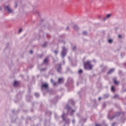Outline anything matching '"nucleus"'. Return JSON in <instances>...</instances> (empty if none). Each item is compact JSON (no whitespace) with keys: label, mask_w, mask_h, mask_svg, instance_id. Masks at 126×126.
Instances as JSON below:
<instances>
[{"label":"nucleus","mask_w":126,"mask_h":126,"mask_svg":"<svg viewBox=\"0 0 126 126\" xmlns=\"http://www.w3.org/2000/svg\"><path fill=\"white\" fill-rule=\"evenodd\" d=\"M22 29H20L19 31V33H21V32H22Z\"/></svg>","instance_id":"obj_19"},{"label":"nucleus","mask_w":126,"mask_h":126,"mask_svg":"<svg viewBox=\"0 0 126 126\" xmlns=\"http://www.w3.org/2000/svg\"><path fill=\"white\" fill-rule=\"evenodd\" d=\"M79 73H82V70H81V69L79 70Z\"/></svg>","instance_id":"obj_21"},{"label":"nucleus","mask_w":126,"mask_h":126,"mask_svg":"<svg viewBox=\"0 0 126 126\" xmlns=\"http://www.w3.org/2000/svg\"><path fill=\"white\" fill-rule=\"evenodd\" d=\"M98 100H101V97H99V98H98Z\"/></svg>","instance_id":"obj_28"},{"label":"nucleus","mask_w":126,"mask_h":126,"mask_svg":"<svg viewBox=\"0 0 126 126\" xmlns=\"http://www.w3.org/2000/svg\"><path fill=\"white\" fill-rule=\"evenodd\" d=\"M83 35H87V32L84 31L83 32Z\"/></svg>","instance_id":"obj_13"},{"label":"nucleus","mask_w":126,"mask_h":126,"mask_svg":"<svg viewBox=\"0 0 126 126\" xmlns=\"http://www.w3.org/2000/svg\"><path fill=\"white\" fill-rule=\"evenodd\" d=\"M106 18H104L103 20H106Z\"/></svg>","instance_id":"obj_29"},{"label":"nucleus","mask_w":126,"mask_h":126,"mask_svg":"<svg viewBox=\"0 0 126 126\" xmlns=\"http://www.w3.org/2000/svg\"><path fill=\"white\" fill-rule=\"evenodd\" d=\"M43 70H45V69H42L41 71H43Z\"/></svg>","instance_id":"obj_27"},{"label":"nucleus","mask_w":126,"mask_h":126,"mask_svg":"<svg viewBox=\"0 0 126 126\" xmlns=\"http://www.w3.org/2000/svg\"><path fill=\"white\" fill-rule=\"evenodd\" d=\"M57 71L59 72H61V70H62V64H59L57 67Z\"/></svg>","instance_id":"obj_4"},{"label":"nucleus","mask_w":126,"mask_h":126,"mask_svg":"<svg viewBox=\"0 0 126 126\" xmlns=\"http://www.w3.org/2000/svg\"><path fill=\"white\" fill-rule=\"evenodd\" d=\"M5 9L7 10L8 12H9V13H11V12H13L12 10L10 9V8H9V7H8V6H7L5 7Z\"/></svg>","instance_id":"obj_5"},{"label":"nucleus","mask_w":126,"mask_h":126,"mask_svg":"<svg viewBox=\"0 0 126 126\" xmlns=\"http://www.w3.org/2000/svg\"><path fill=\"white\" fill-rule=\"evenodd\" d=\"M42 89H44V88H48V84H45L42 85L41 87Z\"/></svg>","instance_id":"obj_6"},{"label":"nucleus","mask_w":126,"mask_h":126,"mask_svg":"<svg viewBox=\"0 0 126 126\" xmlns=\"http://www.w3.org/2000/svg\"><path fill=\"white\" fill-rule=\"evenodd\" d=\"M95 126H102V125H101V124H96Z\"/></svg>","instance_id":"obj_18"},{"label":"nucleus","mask_w":126,"mask_h":126,"mask_svg":"<svg viewBox=\"0 0 126 126\" xmlns=\"http://www.w3.org/2000/svg\"><path fill=\"white\" fill-rule=\"evenodd\" d=\"M54 53H55L56 54V55H57V54H58V51H54Z\"/></svg>","instance_id":"obj_24"},{"label":"nucleus","mask_w":126,"mask_h":126,"mask_svg":"<svg viewBox=\"0 0 126 126\" xmlns=\"http://www.w3.org/2000/svg\"><path fill=\"white\" fill-rule=\"evenodd\" d=\"M111 91L113 92H115V87L114 86H112L111 87Z\"/></svg>","instance_id":"obj_11"},{"label":"nucleus","mask_w":126,"mask_h":126,"mask_svg":"<svg viewBox=\"0 0 126 126\" xmlns=\"http://www.w3.org/2000/svg\"><path fill=\"white\" fill-rule=\"evenodd\" d=\"M115 71V69H111L108 72V74H111L112 72H114Z\"/></svg>","instance_id":"obj_8"},{"label":"nucleus","mask_w":126,"mask_h":126,"mask_svg":"<svg viewBox=\"0 0 126 126\" xmlns=\"http://www.w3.org/2000/svg\"><path fill=\"white\" fill-rule=\"evenodd\" d=\"M64 116H65L64 114H63V115L62 116V117L63 119V121H65V119L64 118Z\"/></svg>","instance_id":"obj_12"},{"label":"nucleus","mask_w":126,"mask_h":126,"mask_svg":"<svg viewBox=\"0 0 126 126\" xmlns=\"http://www.w3.org/2000/svg\"><path fill=\"white\" fill-rule=\"evenodd\" d=\"M44 63H48V58L44 59Z\"/></svg>","instance_id":"obj_14"},{"label":"nucleus","mask_w":126,"mask_h":126,"mask_svg":"<svg viewBox=\"0 0 126 126\" xmlns=\"http://www.w3.org/2000/svg\"><path fill=\"white\" fill-rule=\"evenodd\" d=\"M112 16V14H108L106 16V18H110Z\"/></svg>","instance_id":"obj_9"},{"label":"nucleus","mask_w":126,"mask_h":126,"mask_svg":"<svg viewBox=\"0 0 126 126\" xmlns=\"http://www.w3.org/2000/svg\"><path fill=\"white\" fill-rule=\"evenodd\" d=\"M119 38H122V35H119Z\"/></svg>","instance_id":"obj_25"},{"label":"nucleus","mask_w":126,"mask_h":126,"mask_svg":"<svg viewBox=\"0 0 126 126\" xmlns=\"http://www.w3.org/2000/svg\"><path fill=\"white\" fill-rule=\"evenodd\" d=\"M73 123H74V120H73Z\"/></svg>","instance_id":"obj_30"},{"label":"nucleus","mask_w":126,"mask_h":126,"mask_svg":"<svg viewBox=\"0 0 126 126\" xmlns=\"http://www.w3.org/2000/svg\"><path fill=\"white\" fill-rule=\"evenodd\" d=\"M30 53H31V54H33V51L32 50H31Z\"/></svg>","instance_id":"obj_23"},{"label":"nucleus","mask_w":126,"mask_h":126,"mask_svg":"<svg viewBox=\"0 0 126 126\" xmlns=\"http://www.w3.org/2000/svg\"><path fill=\"white\" fill-rule=\"evenodd\" d=\"M108 42L109 43H112L113 42V40H112V39H109L108 40Z\"/></svg>","instance_id":"obj_15"},{"label":"nucleus","mask_w":126,"mask_h":126,"mask_svg":"<svg viewBox=\"0 0 126 126\" xmlns=\"http://www.w3.org/2000/svg\"><path fill=\"white\" fill-rule=\"evenodd\" d=\"M76 49V47L74 46V48H73V51Z\"/></svg>","instance_id":"obj_22"},{"label":"nucleus","mask_w":126,"mask_h":126,"mask_svg":"<svg viewBox=\"0 0 126 126\" xmlns=\"http://www.w3.org/2000/svg\"><path fill=\"white\" fill-rule=\"evenodd\" d=\"M59 83H63V79L60 78L58 80Z\"/></svg>","instance_id":"obj_7"},{"label":"nucleus","mask_w":126,"mask_h":126,"mask_svg":"<svg viewBox=\"0 0 126 126\" xmlns=\"http://www.w3.org/2000/svg\"><path fill=\"white\" fill-rule=\"evenodd\" d=\"M74 112H75V110H72L70 115H72V113H74Z\"/></svg>","instance_id":"obj_20"},{"label":"nucleus","mask_w":126,"mask_h":126,"mask_svg":"<svg viewBox=\"0 0 126 126\" xmlns=\"http://www.w3.org/2000/svg\"><path fill=\"white\" fill-rule=\"evenodd\" d=\"M19 84H20L19 82L17 81H15L14 82L13 86H14V87H17V86H19Z\"/></svg>","instance_id":"obj_3"},{"label":"nucleus","mask_w":126,"mask_h":126,"mask_svg":"<svg viewBox=\"0 0 126 126\" xmlns=\"http://www.w3.org/2000/svg\"><path fill=\"white\" fill-rule=\"evenodd\" d=\"M117 96H118V95H115L114 96L115 98H116Z\"/></svg>","instance_id":"obj_26"},{"label":"nucleus","mask_w":126,"mask_h":126,"mask_svg":"<svg viewBox=\"0 0 126 126\" xmlns=\"http://www.w3.org/2000/svg\"><path fill=\"white\" fill-rule=\"evenodd\" d=\"M115 117H116V115L110 118L109 119L110 120H113V119H114Z\"/></svg>","instance_id":"obj_16"},{"label":"nucleus","mask_w":126,"mask_h":126,"mask_svg":"<svg viewBox=\"0 0 126 126\" xmlns=\"http://www.w3.org/2000/svg\"><path fill=\"white\" fill-rule=\"evenodd\" d=\"M35 96H36V97H39V94H38V93H35Z\"/></svg>","instance_id":"obj_17"},{"label":"nucleus","mask_w":126,"mask_h":126,"mask_svg":"<svg viewBox=\"0 0 126 126\" xmlns=\"http://www.w3.org/2000/svg\"><path fill=\"white\" fill-rule=\"evenodd\" d=\"M61 55L63 58H64L66 56V49L65 47H63V51Z\"/></svg>","instance_id":"obj_2"},{"label":"nucleus","mask_w":126,"mask_h":126,"mask_svg":"<svg viewBox=\"0 0 126 126\" xmlns=\"http://www.w3.org/2000/svg\"><path fill=\"white\" fill-rule=\"evenodd\" d=\"M119 115H120V113H119Z\"/></svg>","instance_id":"obj_34"},{"label":"nucleus","mask_w":126,"mask_h":126,"mask_svg":"<svg viewBox=\"0 0 126 126\" xmlns=\"http://www.w3.org/2000/svg\"><path fill=\"white\" fill-rule=\"evenodd\" d=\"M55 84H56V83H54V85H55Z\"/></svg>","instance_id":"obj_31"},{"label":"nucleus","mask_w":126,"mask_h":126,"mask_svg":"<svg viewBox=\"0 0 126 126\" xmlns=\"http://www.w3.org/2000/svg\"><path fill=\"white\" fill-rule=\"evenodd\" d=\"M51 81H53V79L51 80Z\"/></svg>","instance_id":"obj_32"},{"label":"nucleus","mask_w":126,"mask_h":126,"mask_svg":"<svg viewBox=\"0 0 126 126\" xmlns=\"http://www.w3.org/2000/svg\"><path fill=\"white\" fill-rule=\"evenodd\" d=\"M84 65L85 69H90V70H91L93 67V65L91 64V62L89 61L84 62Z\"/></svg>","instance_id":"obj_1"},{"label":"nucleus","mask_w":126,"mask_h":126,"mask_svg":"<svg viewBox=\"0 0 126 126\" xmlns=\"http://www.w3.org/2000/svg\"><path fill=\"white\" fill-rule=\"evenodd\" d=\"M43 47H44V45H43Z\"/></svg>","instance_id":"obj_33"},{"label":"nucleus","mask_w":126,"mask_h":126,"mask_svg":"<svg viewBox=\"0 0 126 126\" xmlns=\"http://www.w3.org/2000/svg\"><path fill=\"white\" fill-rule=\"evenodd\" d=\"M114 83L116 85H118V84H119V82H118L117 80H114Z\"/></svg>","instance_id":"obj_10"}]
</instances>
